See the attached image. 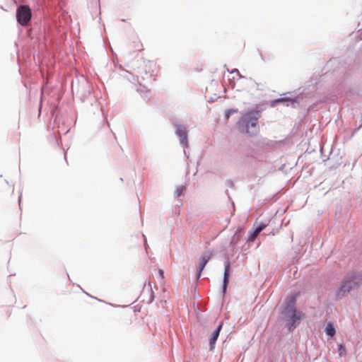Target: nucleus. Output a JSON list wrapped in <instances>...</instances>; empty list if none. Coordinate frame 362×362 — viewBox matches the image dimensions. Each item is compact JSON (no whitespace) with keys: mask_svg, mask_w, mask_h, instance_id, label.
I'll list each match as a JSON object with an SVG mask.
<instances>
[{"mask_svg":"<svg viewBox=\"0 0 362 362\" xmlns=\"http://www.w3.org/2000/svg\"><path fill=\"white\" fill-rule=\"evenodd\" d=\"M296 296H289L285 301V308L282 312L283 315L288 319V329L293 331L300 323V320L304 317L302 312H298L296 308Z\"/></svg>","mask_w":362,"mask_h":362,"instance_id":"nucleus-1","label":"nucleus"},{"mask_svg":"<svg viewBox=\"0 0 362 362\" xmlns=\"http://www.w3.org/2000/svg\"><path fill=\"white\" fill-rule=\"evenodd\" d=\"M362 284V276L359 274H351L344 277L337 292L338 297H342L351 291L356 289Z\"/></svg>","mask_w":362,"mask_h":362,"instance_id":"nucleus-2","label":"nucleus"},{"mask_svg":"<svg viewBox=\"0 0 362 362\" xmlns=\"http://www.w3.org/2000/svg\"><path fill=\"white\" fill-rule=\"evenodd\" d=\"M259 117L260 112L257 110H251L243 114L238 123L240 130L243 133L252 134L250 127H256Z\"/></svg>","mask_w":362,"mask_h":362,"instance_id":"nucleus-3","label":"nucleus"},{"mask_svg":"<svg viewBox=\"0 0 362 362\" xmlns=\"http://www.w3.org/2000/svg\"><path fill=\"white\" fill-rule=\"evenodd\" d=\"M31 16V10L28 6H21L18 8L16 17L21 25H26L30 21Z\"/></svg>","mask_w":362,"mask_h":362,"instance_id":"nucleus-4","label":"nucleus"},{"mask_svg":"<svg viewBox=\"0 0 362 362\" xmlns=\"http://www.w3.org/2000/svg\"><path fill=\"white\" fill-rule=\"evenodd\" d=\"M212 256L213 254L211 252H206L203 253L202 255L201 256L199 259V267L197 274V279L200 278L202 271L204 270L206 264L208 263V262L212 257Z\"/></svg>","mask_w":362,"mask_h":362,"instance_id":"nucleus-5","label":"nucleus"},{"mask_svg":"<svg viewBox=\"0 0 362 362\" xmlns=\"http://www.w3.org/2000/svg\"><path fill=\"white\" fill-rule=\"evenodd\" d=\"M176 134L180 138V143L187 147L188 146V140L186 128L182 125H178L177 127Z\"/></svg>","mask_w":362,"mask_h":362,"instance_id":"nucleus-6","label":"nucleus"},{"mask_svg":"<svg viewBox=\"0 0 362 362\" xmlns=\"http://www.w3.org/2000/svg\"><path fill=\"white\" fill-rule=\"evenodd\" d=\"M222 325H223L222 322L219 324V325L217 327L216 330L212 333V334L209 339L211 349H213L214 347V344H216V341L218 337L219 333L221 330Z\"/></svg>","mask_w":362,"mask_h":362,"instance_id":"nucleus-7","label":"nucleus"},{"mask_svg":"<svg viewBox=\"0 0 362 362\" xmlns=\"http://www.w3.org/2000/svg\"><path fill=\"white\" fill-rule=\"evenodd\" d=\"M230 264L228 262L225 265L223 285V293H225V291L226 290V287L228 284V278H229V275H230Z\"/></svg>","mask_w":362,"mask_h":362,"instance_id":"nucleus-8","label":"nucleus"},{"mask_svg":"<svg viewBox=\"0 0 362 362\" xmlns=\"http://www.w3.org/2000/svg\"><path fill=\"white\" fill-rule=\"evenodd\" d=\"M325 332L327 335H329L330 337H333L335 334L336 331H335V329L332 323H330V322L327 323L326 328H325Z\"/></svg>","mask_w":362,"mask_h":362,"instance_id":"nucleus-9","label":"nucleus"},{"mask_svg":"<svg viewBox=\"0 0 362 362\" xmlns=\"http://www.w3.org/2000/svg\"><path fill=\"white\" fill-rule=\"evenodd\" d=\"M260 233V232H259V230L257 229H255L250 235V237H249V241L250 242H253L255 238H257V236Z\"/></svg>","mask_w":362,"mask_h":362,"instance_id":"nucleus-10","label":"nucleus"},{"mask_svg":"<svg viewBox=\"0 0 362 362\" xmlns=\"http://www.w3.org/2000/svg\"><path fill=\"white\" fill-rule=\"evenodd\" d=\"M338 352L340 356L344 354H346V348L344 344H341L339 345Z\"/></svg>","mask_w":362,"mask_h":362,"instance_id":"nucleus-11","label":"nucleus"},{"mask_svg":"<svg viewBox=\"0 0 362 362\" xmlns=\"http://www.w3.org/2000/svg\"><path fill=\"white\" fill-rule=\"evenodd\" d=\"M238 112V110H233V109H231V110H228L226 112V119H228L230 115L232 114V113H236Z\"/></svg>","mask_w":362,"mask_h":362,"instance_id":"nucleus-12","label":"nucleus"},{"mask_svg":"<svg viewBox=\"0 0 362 362\" xmlns=\"http://www.w3.org/2000/svg\"><path fill=\"white\" fill-rule=\"evenodd\" d=\"M267 226V224L265 223H260L257 228L256 229H257L259 230V232H261L262 230H263Z\"/></svg>","mask_w":362,"mask_h":362,"instance_id":"nucleus-13","label":"nucleus"},{"mask_svg":"<svg viewBox=\"0 0 362 362\" xmlns=\"http://www.w3.org/2000/svg\"><path fill=\"white\" fill-rule=\"evenodd\" d=\"M6 186L7 187V191L8 192H13V187L12 185H11L8 182H6Z\"/></svg>","mask_w":362,"mask_h":362,"instance_id":"nucleus-14","label":"nucleus"},{"mask_svg":"<svg viewBox=\"0 0 362 362\" xmlns=\"http://www.w3.org/2000/svg\"><path fill=\"white\" fill-rule=\"evenodd\" d=\"M159 274L162 279H163V271L162 269H159Z\"/></svg>","mask_w":362,"mask_h":362,"instance_id":"nucleus-15","label":"nucleus"},{"mask_svg":"<svg viewBox=\"0 0 362 362\" xmlns=\"http://www.w3.org/2000/svg\"><path fill=\"white\" fill-rule=\"evenodd\" d=\"M284 101H285V100H284V98H282V99H279V100H277L276 101V103H280V102H284Z\"/></svg>","mask_w":362,"mask_h":362,"instance_id":"nucleus-16","label":"nucleus"},{"mask_svg":"<svg viewBox=\"0 0 362 362\" xmlns=\"http://www.w3.org/2000/svg\"><path fill=\"white\" fill-rule=\"evenodd\" d=\"M18 202H19V205H20L21 202V197H19V199H18Z\"/></svg>","mask_w":362,"mask_h":362,"instance_id":"nucleus-17","label":"nucleus"}]
</instances>
